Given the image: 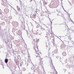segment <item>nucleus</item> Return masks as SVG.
<instances>
[{"instance_id":"f257e3e1","label":"nucleus","mask_w":74,"mask_h":74,"mask_svg":"<svg viewBox=\"0 0 74 74\" xmlns=\"http://www.w3.org/2000/svg\"><path fill=\"white\" fill-rule=\"evenodd\" d=\"M36 52V56L37 57L40 56L41 55H42L41 53L39 51L38 48L37 49H36V51H35Z\"/></svg>"},{"instance_id":"f03ea898","label":"nucleus","mask_w":74,"mask_h":74,"mask_svg":"<svg viewBox=\"0 0 74 74\" xmlns=\"http://www.w3.org/2000/svg\"><path fill=\"white\" fill-rule=\"evenodd\" d=\"M38 48V46H37V44H36V45H34V49L35 50V51H36V49H37Z\"/></svg>"},{"instance_id":"7ed1b4c3","label":"nucleus","mask_w":74,"mask_h":74,"mask_svg":"<svg viewBox=\"0 0 74 74\" xmlns=\"http://www.w3.org/2000/svg\"><path fill=\"white\" fill-rule=\"evenodd\" d=\"M32 43L33 44H34V45H36V44H36V40L35 39H34L32 42Z\"/></svg>"},{"instance_id":"20e7f679","label":"nucleus","mask_w":74,"mask_h":74,"mask_svg":"<svg viewBox=\"0 0 74 74\" xmlns=\"http://www.w3.org/2000/svg\"><path fill=\"white\" fill-rule=\"evenodd\" d=\"M41 55H40V56H39V57H37L36 56V58H38V60H40V61H42V58H41L40 57V56H41Z\"/></svg>"},{"instance_id":"39448f33","label":"nucleus","mask_w":74,"mask_h":74,"mask_svg":"<svg viewBox=\"0 0 74 74\" xmlns=\"http://www.w3.org/2000/svg\"><path fill=\"white\" fill-rule=\"evenodd\" d=\"M62 54L63 56H66V52H64L62 53Z\"/></svg>"},{"instance_id":"423d86ee","label":"nucleus","mask_w":74,"mask_h":74,"mask_svg":"<svg viewBox=\"0 0 74 74\" xmlns=\"http://www.w3.org/2000/svg\"><path fill=\"white\" fill-rule=\"evenodd\" d=\"M33 18L35 19L36 18V14H33L32 16Z\"/></svg>"},{"instance_id":"0eeeda50","label":"nucleus","mask_w":74,"mask_h":74,"mask_svg":"<svg viewBox=\"0 0 74 74\" xmlns=\"http://www.w3.org/2000/svg\"><path fill=\"white\" fill-rule=\"evenodd\" d=\"M54 0H52L51 2V3L52 4H54Z\"/></svg>"},{"instance_id":"6e6552de","label":"nucleus","mask_w":74,"mask_h":74,"mask_svg":"<svg viewBox=\"0 0 74 74\" xmlns=\"http://www.w3.org/2000/svg\"><path fill=\"white\" fill-rule=\"evenodd\" d=\"M50 66L51 67H53V64L52 62L50 64Z\"/></svg>"},{"instance_id":"1a4fd4ad","label":"nucleus","mask_w":74,"mask_h":74,"mask_svg":"<svg viewBox=\"0 0 74 74\" xmlns=\"http://www.w3.org/2000/svg\"><path fill=\"white\" fill-rule=\"evenodd\" d=\"M5 63H7L8 62V59L7 58L6 59H5Z\"/></svg>"},{"instance_id":"9d476101","label":"nucleus","mask_w":74,"mask_h":74,"mask_svg":"<svg viewBox=\"0 0 74 74\" xmlns=\"http://www.w3.org/2000/svg\"><path fill=\"white\" fill-rule=\"evenodd\" d=\"M56 71V70H55V69H54L53 70V73H55V72H54V71Z\"/></svg>"},{"instance_id":"9b49d317","label":"nucleus","mask_w":74,"mask_h":74,"mask_svg":"<svg viewBox=\"0 0 74 74\" xmlns=\"http://www.w3.org/2000/svg\"><path fill=\"white\" fill-rule=\"evenodd\" d=\"M41 30H44V28H41Z\"/></svg>"},{"instance_id":"f8f14e48","label":"nucleus","mask_w":74,"mask_h":74,"mask_svg":"<svg viewBox=\"0 0 74 74\" xmlns=\"http://www.w3.org/2000/svg\"><path fill=\"white\" fill-rule=\"evenodd\" d=\"M39 26H40L39 25H38L37 26V28H38V27H39Z\"/></svg>"},{"instance_id":"ddd939ff","label":"nucleus","mask_w":74,"mask_h":74,"mask_svg":"<svg viewBox=\"0 0 74 74\" xmlns=\"http://www.w3.org/2000/svg\"><path fill=\"white\" fill-rule=\"evenodd\" d=\"M25 70H26V69H25V68H24L23 69V71H25Z\"/></svg>"},{"instance_id":"4468645a","label":"nucleus","mask_w":74,"mask_h":74,"mask_svg":"<svg viewBox=\"0 0 74 74\" xmlns=\"http://www.w3.org/2000/svg\"><path fill=\"white\" fill-rule=\"evenodd\" d=\"M2 68H3V69H4V66H3Z\"/></svg>"},{"instance_id":"2eb2a0df","label":"nucleus","mask_w":74,"mask_h":74,"mask_svg":"<svg viewBox=\"0 0 74 74\" xmlns=\"http://www.w3.org/2000/svg\"><path fill=\"white\" fill-rule=\"evenodd\" d=\"M52 22H51V24H52Z\"/></svg>"}]
</instances>
